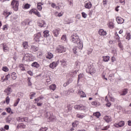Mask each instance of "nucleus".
Returning <instances> with one entry per match:
<instances>
[{"instance_id": "obj_1", "label": "nucleus", "mask_w": 131, "mask_h": 131, "mask_svg": "<svg viewBox=\"0 0 131 131\" xmlns=\"http://www.w3.org/2000/svg\"><path fill=\"white\" fill-rule=\"evenodd\" d=\"M33 39L35 41H37L39 43H42V41H43V38L41 36V34H40V33L35 34L34 35Z\"/></svg>"}, {"instance_id": "obj_2", "label": "nucleus", "mask_w": 131, "mask_h": 131, "mask_svg": "<svg viewBox=\"0 0 131 131\" xmlns=\"http://www.w3.org/2000/svg\"><path fill=\"white\" fill-rule=\"evenodd\" d=\"M23 60L26 61L27 62H31V61H34L35 60V57L30 54H26L23 57Z\"/></svg>"}, {"instance_id": "obj_3", "label": "nucleus", "mask_w": 131, "mask_h": 131, "mask_svg": "<svg viewBox=\"0 0 131 131\" xmlns=\"http://www.w3.org/2000/svg\"><path fill=\"white\" fill-rule=\"evenodd\" d=\"M11 6L14 11H17L19 10V2L16 0H13L11 2Z\"/></svg>"}, {"instance_id": "obj_4", "label": "nucleus", "mask_w": 131, "mask_h": 131, "mask_svg": "<svg viewBox=\"0 0 131 131\" xmlns=\"http://www.w3.org/2000/svg\"><path fill=\"white\" fill-rule=\"evenodd\" d=\"M71 40L72 42H74V43H76L79 41L80 39L79 38V36H78V35L76 33L73 34L71 37Z\"/></svg>"}, {"instance_id": "obj_5", "label": "nucleus", "mask_w": 131, "mask_h": 131, "mask_svg": "<svg viewBox=\"0 0 131 131\" xmlns=\"http://www.w3.org/2000/svg\"><path fill=\"white\" fill-rule=\"evenodd\" d=\"M59 63H60V61H59V60H58L57 61H53L49 64V67L51 68V69H55V68H56V67L59 65Z\"/></svg>"}, {"instance_id": "obj_6", "label": "nucleus", "mask_w": 131, "mask_h": 131, "mask_svg": "<svg viewBox=\"0 0 131 131\" xmlns=\"http://www.w3.org/2000/svg\"><path fill=\"white\" fill-rule=\"evenodd\" d=\"M37 25L39 26V27L41 28H45L47 26V23H46V21L44 20H41L38 21L37 22Z\"/></svg>"}, {"instance_id": "obj_7", "label": "nucleus", "mask_w": 131, "mask_h": 131, "mask_svg": "<svg viewBox=\"0 0 131 131\" xmlns=\"http://www.w3.org/2000/svg\"><path fill=\"white\" fill-rule=\"evenodd\" d=\"M87 72H89V73H90L92 75L94 74V73H96V69L94 68V67L93 66H90L88 67V68L86 69Z\"/></svg>"}, {"instance_id": "obj_8", "label": "nucleus", "mask_w": 131, "mask_h": 131, "mask_svg": "<svg viewBox=\"0 0 131 131\" xmlns=\"http://www.w3.org/2000/svg\"><path fill=\"white\" fill-rule=\"evenodd\" d=\"M58 53H65L66 52V48L62 46H59L56 49Z\"/></svg>"}, {"instance_id": "obj_9", "label": "nucleus", "mask_w": 131, "mask_h": 131, "mask_svg": "<svg viewBox=\"0 0 131 131\" xmlns=\"http://www.w3.org/2000/svg\"><path fill=\"white\" fill-rule=\"evenodd\" d=\"M74 108L77 110H86V106H85L83 105H75L74 106Z\"/></svg>"}, {"instance_id": "obj_10", "label": "nucleus", "mask_w": 131, "mask_h": 131, "mask_svg": "<svg viewBox=\"0 0 131 131\" xmlns=\"http://www.w3.org/2000/svg\"><path fill=\"white\" fill-rule=\"evenodd\" d=\"M60 31H61V29H60L59 28H56L53 30L52 32L54 36L55 37H58V36H59V35L60 34Z\"/></svg>"}, {"instance_id": "obj_11", "label": "nucleus", "mask_w": 131, "mask_h": 131, "mask_svg": "<svg viewBox=\"0 0 131 131\" xmlns=\"http://www.w3.org/2000/svg\"><path fill=\"white\" fill-rule=\"evenodd\" d=\"M48 115V121H54L55 120L56 117L54 116L53 114H51V113H47Z\"/></svg>"}, {"instance_id": "obj_12", "label": "nucleus", "mask_w": 131, "mask_h": 131, "mask_svg": "<svg viewBox=\"0 0 131 131\" xmlns=\"http://www.w3.org/2000/svg\"><path fill=\"white\" fill-rule=\"evenodd\" d=\"M17 19H18V15L16 14H13L10 17V21L12 23H15V22H16Z\"/></svg>"}, {"instance_id": "obj_13", "label": "nucleus", "mask_w": 131, "mask_h": 131, "mask_svg": "<svg viewBox=\"0 0 131 131\" xmlns=\"http://www.w3.org/2000/svg\"><path fill=\"white\" fill-rule=\"evenodd\" d=\"M107 27L110 29H113L114 28V23L112 20H110L107 24Z\"/></svg>"}, {"instance_id": "obj_14", "label": "nucleus", "mask_w": 131, "mask_h": 131, "mask_svg": "<svg viewBox=\"0 0 131 131\" xmlns=\"http://www.w3.org/2000/svg\"><path fill=\"white\" fill-rule=\"evenodd\" d=\"M98 33L99 35L101 36H105V35H107V32L102 29L99 30Z\"/></svg>"}, {"instance_id": "obj_15", "label": "nucleus", "mask_w": 131, "mask_h": 131, "mask_svg": "<svg viewBox=\"0 0 131 131\" xmlns=\"http://www.w3.org/2000/svg\"><path fill=\"white\" fill-rule=\"evenodd\" d=\"M114 125L115 127H121L124 125V121H121L118 123H115Z\"/></svg>"}, {"instance_id": "obj_16", "label": "nucleus", "mask_w": 131, "mask_h": 131, "mask_svg": "<svg viewBox=\"0 0 131 131\" xmlns=\"http://www.w3.org/2000/svg\"><path fill=\"white\" fill-rule=\"evenodd\" d=\"M77 45L78 48L80 49V50H82V49H83V42H82V41H81L80 40L79 41H78V42H77Z\"/></svg>"}, {"instance_id": "obj_17", "label": "nucleus", "mask_w": 131, "mask_h": 131, "mask_svg": "<svg viewBox=\"0 0 131 131\" xmlns=\"http://www.w3.org/2000/svg\"><path fill=\"white\" fill-rule=\"evenodd\" d=\"M4 92L8 96H9V95H10V94L12 93L13 90H12V88L8 87L5 90Z\"/></svg>"}, {"instance_id": "obj_18", "label": "nucleus", "mask_w": 131, "mask_h": 131, "mask_svg": "<svg viewBox=\"0 0 131 131\" xmlns=\"http://www.w3.org/2000/svg\"><path fill=\"white\" fill-rule=\"evenodd\" d=\"M116 19L118 24H122V23H124V20L123 19V18L119 16L117 17Z\"/></svg>"}, {"instance_id": "obj_19", "label": "nucleus", "mask_w": 131, "mask_h": 131, "mask_svg": "<svg viewBox=\"0 0 131 131\" xmlns=\"http://www.w3.org/2000/svg\"><path fill=\"white\" fill-rule=\"evenodd\" d=\"M92 6H93V5L92 4V3L89 2L85 3L84 6L85 9H88L89 10H90V9L92 8Z\"/></svg>"}, {"instance_id": "obj_20", "label": "nucleus", "mask_w": 131, "mask_h": 131, "mask_svg": "<svg viewBox=\"0 0 131 131\" xmlns=\"http://www.w3.org/2000/svg\"><path fill=\"white\" fill-rule=\"evenodd\" d=\"M43 6V3L41 2H39L37 3V9L38 11H41L42 10V6Z\"/></svg>"}, {"instance_id": "obj_21", "label": "nucleus", "mask_w": 131, "mask_h": 131, "mask_svg": "<svg viewBox=\"0 0 131 131\" xmlns=\"http://www.w3.org/2000/svg\"><path fill=\"white\" fill-rule=\"evenodd\" d=\"M60 39L62 41V42H67L68 40H67V36H66V34L62 35L60 38Z\"/></svg>"}, {"instance_id": "obj_22", "label": "nucleus", "mask_w": 131, "mask_h": 131, "mask_svg": "<svg viewBox=\"0 0 131 131\" xmlns=\"http://www.w3.org/2000/svg\"><path fill=\"white\" fill-rule=\"evenodd\" d=\"M4 15L6 17V18H8V17L9 16H10V15H12V14H13V12H9L7 10H5L4 11Z\"/></svg>"}, {"instance_id": "obj_23", "label": "nucleus", "mask_w": 131, "mask_h": 131, "mask_svg": "<svg viewBox=\"0 0 131 131\" xmlns=\"http://www.w3.org/2000/svg\"><path fill=\"white\" fill-rule=\"evenodd\" d=\"M104 120H105L106 122H111V121H112V118L110 116H105L104 117Z\"/></svg>"}, {"instance_id": "obj_24", "label": "nucleus", "mask_w": 131, "mask_h": 131, "mask_svg": "<svg viewBox=\"0 0 131 131\" xmlns=\"http://www.w3.org/2000/svg\"><path fill=\"white\" fill-rule=\"evenodd\" d=\"M3 46L4 52H7L10 51V48H9L8 45H6V44H3Z\"/></svg>"}, {"instance_id": "obj_25", "label": "nucleus", "mask_w": 131, "mask_h": 131, "mask_svg": "<svg viewBox=\"0 0 131 131\" xmlns=\"http://www.w3.org/2000/svg\"><path fill=\"white\" fill-rule=\"evenodd\" d=\"M54 57V55L52 54L51 52H48V54L46 56V59H48L49 60H51V59H53Z\"/></svg>"}, {"instance_id": "obj_26", "label": "nucleus", "mask_w": 131, "mask_h": 131, "mask_svg": "<svg viewBox=\"0 0 131 131\" xmlns=\"http://www.w3.org/2000/svg\"><path fill=\"white\" fill-rule=\"evenodd\" d=\"M78 95H80L81 98H86V94L83 91H79Z\"/></svg>"}, {"instance_id": "obj_27", "label": "nucleus", "mask_w": 131, "mask_h": 131, "mask_svg": "<svg viewBox=\"0 0 131 131\" xmlns=\"http://www.w3.org/2000/svg\"><path fill=\"white\" fill-rule=\"evenodd\" d=\"M32 67H35V68H39V64L37 62H34L31 64Z\"/></svg>"}, {"instance_id": "obj_28", "label": "nucleus", "mask_w": 131, "mask_h": 131, "mask_svg": "<svg viewBox=\"0 0 131 131\" xmlns=\"http://www.w3.org/2000/svg\"><path fill=\"white\" fill-rule=\"evenodd\" d=\"M80 62L79 61H76L75 63V66L77 71L80 69Z\"/></svg>"}, {"instance_id": "obj_29", "label": "nucleus", "mask_w": 131, "mask_h": 131, "mask_svg": "<svg viewBox=\"0 0 131 131\" xmlns=\"http://www.w3.org/2000/svg\"><path fill=\"white\" fill-rule=\"evenodd\" d=\"M56 89H57V86L55 84H51L49 86V90H51L52 91H55Z\"/></svg>"}, {"instance_id": "obj_30", "label": "nucleus", "mask_w": 131, "mask_h": 131, "mask_svg": "<svg viewBox=\"0 0 131 131\" xmlns=\"http://www.w3.org/2000/svg\"><path fill=\"white\" fill-rule=\"evenodd\" d=\"M43 36L44 37H48L50 36V31L49 30H46L43 32Z\"/></svg>"}, {"instance_id": "obj_31", "label": "nucleus", "mask_w": 131, "mask_h": 131, "mask_svg": "<svg viewBox=\"0 0 131 131\" xmlns=\"http://www.w3.org/2000/svg\"><path fill=\"white\" fill-rule=\"evenodd\" d=\"M125 39L127 40H129L131 38V35L130 33H126L125 35Z\"/></svg>"}, {"instance_id": "obj_32", "label": "nucleus", "mask_w": 131, "mask_h": 131, "mask_svg": "<svg viewBox=\"0 0 131 131\" xmlns=\"http://www.w3.org/2000/svg\"><path fill=\"white\" fill-rule=\"evenodd\" d=\"M91 104L93 106H95V107H98V106L100 105V103L97 101H93Z\"/></svg>"}, {"instance_id": "obj_33", "label": "nucleus", "mask_w": 131, "mask_h": 131, "mask_svg": "<svg viewBox=\"0 0 131 131\" xmlns=\"http://www.w3.org/2000/svg\"><path fill=\"white\" fill-rule=\"evenodd\" d=\"M23 46L24 47V49H28V48H29V46L28 45V42H23Z\"/></svg>"}, {"instance_id": "obj_34", "label": "nucleus", "mask_w": 131, "mask_h": 131, "mask_svg": "<svg viewBox=\"0 0 131 131\" xmlns=\"http://www.w3.org/2000/svg\"><path fill=\"white\" fill-rule=\"evenodd\" d=\"M118 46L120 49V50L123 51V45H122V42H121V41H118Z\"/></svg>"}, {"instance_id": "obj_35", "label": "nucleus", "mask_w": 131, "mask_h": 131, "mask_svg": "<svg viewBox=\"0 0 131 131\" xmlns=\"http://www.w3.org/2000/svg\"><path fill=\"white\" fill-rule=\"evenodd\" d=\"M11 78L13 79V80H15V79H17V74L15 72H13L11 74Z\"/></svg>"}, {"instance_id": "obj_36", "label": "nucleus", "mask_w": 131, "mask_h": 131, "mask_svg": "<svg viewBox=\"0 0 131 131\" xmlns=\"http://www.w3.org/2000/svg\"><path fill=\"white\" fill-rule=\"evenodd\" d=\"M104 62H108L110 60V56H106L103 57Z\"/></svg>"}, {"instance_id": "obj_37", "label": "nucleus", "mask_w": 131, "mask_h": 131, "mask_svg": "<svg viewBox=\"0 0 131 131\" xmlns=\"http://www.w3.org/2000/svg\"><path fill=\"white\" fill-rule=\"evenodd\" d=\"M85 116V114H77V118H80L82 119V118H83Z\"/></svg>"}, {"instance_id": "obj_38", "label": "nucleus", "mask_w": 131, "mask_h": 131, "mask_svg": "<svg viewBox=\"0 0 131 131\" xmlns=\"http://www.w3.org/2000/svg\"><path fill=\"white\" fill-rule=\"evenodd\" d=\"M37 10L35 9H32L29 11L30 15H32V14H34L35 15L36 11Z\"/></svg>"}, {"instance_id": "obj_39", "label": "nucleus", "mask_w": 131, "mask_h": 131, "mask_svg": "<svg viewBox=\"0 0 131 131\" xmlns=\"http://www.w3.org/2000/svg\"><path fill=\"white\" fill-rule=\"evenodd\" d=\"M94 116H95V117H97V118H99L100 116H101V114L99 112H95L93 114Z\"/></svg>"}, {"instance_id": "obj_40", "label": "nucleus", "mask_w": 131, "mask_h": 131, "mask_svg": "<svg viewBox=\"0 0 131 131\" xmlns=\"http://www.w3.org/2000/svg\"><path fill=\"white\" fill-rule=\"evenodd\" d=\"M81 16L83 19H86L88 18V14L84 12H81Z\"/></svg>"}, {"instance_id": "obj_41", "label": "nucleus", "mask_w": 131, "mask_h": 131, "mask_svg": "<svg viewBox=\"0 0 131 131\" xmlns=\"http://www.w3.org/2000/svg\"><path fill=\"white\" fill-rule=\"evenodd\" d=\"M6 111H7V112H8V113H10V114H14V112L12 111V109H11L10 107L6 108Z\"/></svg>"}, {"instance_id": "obj_42", "label": "nucleus", "mask_w": 131, "mask_h": 131, "mask_svg": "<svg viewBox=\"0 0 131 131\" xmlns=\"http://www.w3.org/2000/svg\"><path fill=\"white\" fill-rule=\"evenodd\" d=\"M72 23V20L70 19H66L64 20V24H71Z\"/></svg>"}, {"instance_id": "obj_43", "label": "nucleus", "mask_w": 131, "mask_h": 131, "mask_svg": "<svg viewBox=\"0 0 131 131\" xmlns=\"http://www.w3.org/2000/svg\"><path fill=\"white\" fill-rule=\"evenodd\" d=\"M42 52H39L37 53V58H38L39 59H41L42 58Z\"/></svg>"}, {"instance_id": "obj_44", "label": "nucleus", "mask_w": 131, "mask_h": 131, "mask_svg": "<svg viewBox=\"0 0 131 131\" xmlns=\"http://www.w3.org/2000/svg\"><path fill=\"white\" fill-rule=\"evenodd\" d=\"M78 50H77V47H75L73 48V52L75 55H77Z\"/></svg>"}, {"instance_id": "obj_45", "label": "nucleus", "mask_w": 131, "mask_h": 131, "mask_svg": "<svg viewBox=\"0 0 131 131\" xmlns=\"http://www.w3.org/2000/svg\"><path fill=\"white\" fill-rule=\"evenodd\" d=\"M19 127H22L23 128H25L26 127V125H25L23 123H20L17 125V128H19Z\"/></svg>"}, {"instance_id": "obj_46", "label": "nucleus", "mask_w": 131, "mask_h": 131, "mask_svg": "<svg viewBox=\"0 0 131 131\" xmlns=\"http://www.w3.org/2000/svg\"><path fill=\"white\" fill-rule=\"evenodd\" d=\"M51 7L53 8L54 9H56V10L60 9V7L59 6H56V5L54 3L51 4Z\"/></svg>"}, {"instance_id": "obj_47", "label": "nucleus", "mask_w": 131, "mask_h": 131, "mask_svg": "<svg viewBox=\"0 0 131 131\" xmlns=\"http://www.w3.org/2000/svg\"><path fill=\"white\" fill-rule=\"evenodd\" d=\"M79 124V121H75L72 123V126L73 127H76Z\"/></svg>"}, {"instance_id": "obj_48", "label": "nucleus", "mask_w": 131, "mask_h": 131, "mask_svg": "<svg viewBox=\"0 0 131 131\" xmlns=\"http://www.w3.org/2000/svg\"><path fill=\"white\" fill-rule=\"evenodd\" d=\"M127 94V89H123L122 91V93L121 94V96H125Z\"/></svg>"}, {"instance_id": "obj_49", "label": "nucleus", "mask_w": 131, "mask_h": 131, "mask_svg": "<svg viewBox=\"0 0 131 131\" xmlns=\"http://www.w3.org/2000/svg\"><path fill=\"white\" fill-rule=\"evenodd\" d=\"M2 70L3 71H4V72H8L9 71V68L6 66H5L2 68Z\"/></svg>"}, {"instance_id": "obj_50", "label": "nucleus", "mask_w": 131, "mask_h": 131, "mask_svg": "<svg viewBox=\"0 0 131 131\" xmlns=\"http://www.w3.org/2000/svg\"><path fill=\"white\" fill-rule=\"evenodd\" d=\"M28 84L29 86H31L32 85V83L31 82V79L28 78Z\"/></svg>"}, {"instance_id": "obj_51", "label": "nucleus", "mask_w": 131, "mask_h": 131, "mask_svg": "<svg viewBox=\"0 0 131 131\" xmlns=\"http://www.w3.org/2000/svg\"><path fill=\"white\" fill-rule=\"evenodd\" d=\"M115 39L117 41H120V37H119V35L118 34H115Z\"/></svg>"}, {"instance_id": "obj_52", "label": "nucleus", "mask_w": 131, "mask_h": 131, "mask_svg": "<svg viewBox=\"0 0 131 131\" xmlns=\"http://www.w3.org/2000/svg\"><path fill=\"white\" fill-rule=\"evenodd\" d=\"M25 119H27V118H21L19 117L17 119V120L18 121H26V120H25Z\"/></svg>"}, {"instance_id": "obj_53", "label": "nucleus", "mask_w": 131, "mask_h": 131, "mask_svg": "<svg viewBox=\"0 0 131 131\" xmlns=\"http://www.w3.org/2000/svg\"><path fill=\"white\" fill-rule=\"evenodd\" d=\"M30 8V5L26 4L24 5V9H29Z\"/></svg>"}, {"instance_id": "obj_54", "label": "nucleus", "mask_w": 131, "mask_h": 131, "mask_svg": "<svg viewBox=\"0 0 131 131\" xmlns=\"http://www.w3.org/2000/svg\"><path fill=\"white\" fill-rule=\"evenodd\" d=\"M6 103L7 105H9L10 103V97L9 96H7L6 99Z\"/></svg>"}, {"instance_id": "obj_55", "label": "nucleus", "mask_w": 131, "mask_h": 131, "mask_svg": "<svg viewBox=\"0 0 131 131\" xmlns=\"http://www.w3.org/2000/svg\"><path fill=\"white\" fill-rule=\"evenodd\" d=\"M19 68H20V69L22 71H25V68H24V66H23V64H19Z\"/></svg>"}, {"instance_id": "obj_56", "label": "nucleus", "mask_w": 131, "mask_h": 131, "mask_svg": "<svg viewBox=\"0 0 131 131\" xmlns=\"http://www.w3.org/2000/svg\"><path fill=\"white\" fill-rule=\"evenodd\" d=\"M10 74L6 75V78L4 79L3 80H2L3 82H4V81H5V80H8V79L10 78Z\"/></svg>"}, {"instance_id": "obj_57", "label": "nucleus", "mask_w": 131, "mask_h": 131, "mask_svg": "<svg viewBox=\"0 0 131 131\" xmlns=\"http://www.w3.org/2000/svg\"><path fill=\"white\" fill-rule=\"evenodd\" d=\"M36 16H37V17H41V15H40V13H39V12H38V11L37 10V11H36V13L35 14Z\"/></svg>"}, {"instance_id": "obj_58", "label": "nucleus", "mask_w": 131, "mask_h": 131, "mask_svg": "<svg viewBox=\"0 0 131 131\" xmlns=\"http://www.w3.org/2000/svg\"><path fill=\"white\" fill-rule=\"evenodd\" d=\"M6 121H7V122H8V123H10V122H11V121H12V118L8 117L7 118Z\"/></svg>"}, {"instance_id": "obj_59", "label": "nucleus", "mask_w": 131, "mask_h": 131, "mask_svg": "<svg viewBox=\"0 0 131 131\" xmlns=\"http://www.w3.org/2000/svg\"><path fill=\"white\" fill-rule=\"evenodd\" d=\"M109 128V126H106L103 128H101V130H107Z\"/></svg>"}, {"instance_id": "obj_60", "label": "nucleus", "mask_w": 131, "mask_h": 131, "mask_svg": "<svg viewBox=\"0 0 131 131\" xmlns=\"http://www.w3.org/2000/svg\"><path fill=\"white\" fill-rule=\"evenodd\" d=\"M41 130L42 131H47V130H48V127H46L45 128L42 127L40 129V131H41Z\"/></svg>"}, {"instance_id": "obj_61", "label": "nucleus", "mask_w": 131, "mask_h": 131, "mask_svg": "<svg viewBox=\"0 0 131 131\" xmlns=\"http://www.w3.org/2000/svg\"><path fill=\"white\" fill-rule=\"evenodd\" d=\"M106 107H110L111 106V102L107 101V103L106 104Z\"/></svg>"}, {"instance_id": "obj_62", "label": "nucleus", "mask_w": 131, "mask_h": 131, "mask_svg": "<svg viewBox=\"0 0 131 131\" xmlns=\"http://www.w3.org/2000/svg\"><path fill=\"white\" fill-rule=\"evenodd\" d=\"M111 61H112V62H115V61H116V58H115V57H114V56H113L111 58Z\"/></svg>"}, {"instance_id": "obj_63", "label": "nucleus", "mask_w": 131, "mask_h": 131, "mask_svg": "<svg viewBox=\"0 0 131 131\" xmlns=\"http://www.w3.org/2000/svg\"><path fill=\"white\" fill-rule=\"evenodd\" d=\"M112 53H113V54H114V55H116L117 54V51H116V49H114L112 50Z\"/></svg>"}, {"instance_id": "obj_64", "label": "nucleus", "mask_w": 131, "mask_h": 131, "mask_svg": "<svg viewBox=\"0 0 131 131\" xmlns=\"http://www.w3.org/2000/svg\"><path fill=\"white\" fill-rule=\"evenodd\" d=\"M110 99L111 101V102H114L115 101V99H114V97L112 96H110Z\"/></svg>"}]
</instances>
